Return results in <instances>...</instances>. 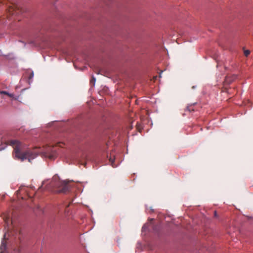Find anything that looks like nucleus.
Returning a JSON list of instances; mask_svg holds the SVG:
<instances>
[{
  "label": "nucleus",
  "mask_w": 253,
  "mask_h": 253,
  "mask_svg": "<svg viewBox=\"0 0 253 253\" xmlns=\"http://www.w3.org/2000/svg\"><path fill=\"white\" fill-rule=\"evenodd\" d=\"M0 94H5V95H6L10 97H12V98H14V95L13 94L9 93H8V92H7L6 91H0Z\"/></svg>",
  "instance_id": "nucleus-6"
},
{
  "label": "nucleus",
  "mask_w": 253,
  "mask_h": 253,
  "mask_svg": "<svg viewBox=\"0 0 253 253\" xmlns=\"http://www.w3.org/2000/svg\"><path fill=\"white\" fill-rule=\"evenodd\" d=\"M214 216L215 217H217V212L216 211H214Z\"/></svg>",
  "instance_id": "nucleus-10"
},
{
  "label": "nucleus",
  "mask_w": 253,
  "mask_h": 253,
  "mask_svg": "<svg viewBox=\"0 0 253 253\" xmlns=\"http://www.w3.org/2000/svg\"><path fill=\"white\" fill-rule=\"evenodd\" d=\"M137 129H138L139 131H141V129H140V128L139 127V126H137Z\"/></svg>",
  "instance_id": "nucleus-11"
},
{
  "label": "nucleus",
  "mask_w": 253,
  "mask_h": 253,
  "mask_svg": "<svg viewBox=\"0 0 253 253\" xmlns=\"http://www.w3.org/2000/svg\"><path fill=\"white\" fill-rule=\"evenodd\" d=\"M163 72L162 71H161V72H159V78H161V75H160V74H161V72Z\"/></svg>",
  "instance_id": "nucleus-12"
},
{
  "label": "nucleus",
  "mask_w": 253,
  "mask_h": 253,
  "mask_svg": "<svg viewBox=\"0 0 253 253\" xmlns=\"http://www.w3.org/2000/svg\"><path fill=\"white\" fill-rule=\"evenodd\" d=\"M10 216L9 215L6 214L3 217V219L5 222V229L7 230V232H8L10 230V222L12 224V221L10 220Z\"/></svg>",
  "instance_id": "nucleus-4"
},
{
  "label": "nucleus",
  "mask_w": 253,
  "mask_h": 253,
  "mask_svg": "<svg viewBox=\"0 0 253 253\" xmlns=\"http://www.w3.org/2000/svg\"><path fill=\"white\" fill-rule=\"evenodd\" d=\"M7 144L11 146L14 149V156L15 159L24 161L28 160L29 162L35 158L37 153L34 150H24L23 145L16 140H10L7 142Z\"/></svg>",
  "instance_id": "nucleus-1"
},
{
  "label": "nucleus",
  "mask_w": 253,
  "mask_h": 253,
  "mask_svg": "<svg viewBox=\"0 0 253 253\" xmlns=\"http://www.w3.org/2000/svg\"><path fill=\"white\" fill-rule=\"evenodd\" d=\"M154 219L151 218L149 219V222L144 225L142 227V230L144 231L146 228H148L149 230H153V231L156 233L158 232V227L157 225H154L153 223Z\"/></svg>",
  "instance_id": "nucleus-3"
},
{
  "label": "nucleus",
  "mask_w": 253,
  "mask_h": 253,
  "mask_svg": "<svg viewBox=\"0 0 253 253\" xmlns=\"http://www.w3.org/2000/svg\"><path fill=\"white\" fill-rule=\"evenodd\" d=\"M112 167H114V165L113 164V162H112Z\"/></svg>",
  "instance_id": "nucleus-13"
},
{
  "label": "nucleus",
  "mask_w": 253,
  "mask_h": 253,
  "mask_svg": "<svg viewBox=\"0 0 253 253\" xmlns=\"http://www.w3.org/2000/svg\"><path fill=\"white\" fill-rule=\"evenodd\" d=\"M51 184L57 188L56 191L58 193H66L69 189L68 183L65 181L60 180L57 176H54L53 177Z\"/></svg>",
  "instance_id": "nucleus-2"
},
{
  "label": "nucleus",
  "mask_w": 253,
  "mask_h": 253,
  "mask_svg": "<svg viewBox=\"0 0 253 253\" xmlns=\"http://www.w3.org/2000/svg\"><path fill=\"white\" fill-rule=\"evenodd\" d=\"M95 79L94 77H92V79L90 80V83L92 84L93 85L95 84Z\"/></svg>",
  "instance_id": "nucleus-8"
},
{
  "label": "nucleus",
  "mask_w": 253,
  "mask_h": 253,
  "mask_svg": "<svg viewBox=\"0 0 253 253\" xmlns=\"http://www.w3.org/2000/svg\"><path fill=\"white\" fill-rule=\"evenodd\" d=\"M149 210H150L149 211H152V212L153 211V209H152L151 207H149V208H146V210L147 211H148Z\"/></svg>",
  "instance_id": "nucleus-9"
},
{
  "label": "nucleus",
  "mask_w": 253,
  "mask_h": 253,
  "mask_svg": "<svg viewBox=\"0 0 253 253\" xmlns=\"http://www.w3.org/2000/svg\"><path fill=\"white\" fill-rule=\"evenodd\" d=\"M6 233L4 234L3 240L1 242V244L0 247V253H3L6 248V245L5 242V240H7V238H6Z\"/></svg>",
  "instance_id": "nucleus-5"
},
{
  "label": "nucleus",
  "mask_w": 253,
  "mask_h": 253,
  "mask_svg": "<svg viewBox=\"0 0 253 253\" xmlns=\"http://www.w3.org/2000/svg\"><path fill=\"white\" fill-rule=\"evenodd\" d=\"M250 53V51L249 50H244V55L247 57Z\"/></svg>",
  "instance_id": "nucleus-7"
}]
</instances>
